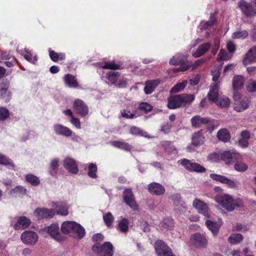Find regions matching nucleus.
<instances>
[{
  "label": "nucleus",
  "instance_id": "56",
  "mask_svg": "<svg viewBox=\"0 0 256 256\" xmlns=\"http://www.w3.org/2000/svg\"><path fill=\"white\" fill-rule=\"evenodd\" d=\"M221 154L218 152H212L208 154V160L212 162H218L220 160Z\"/></svg>",
  "mask_w": 256,
  "mask_h": 256
},
{
  "label": "nucleus",
  "instance_id": "35",
  "mask_svg": "<svg viewBox=\"0 0 256 256\" xmlns=\"http://www.w3.org/2000/svg\"><path fill=\"white\" fill-rule=\"evenodd\" d=\"M129 220L126 218H122L118 222V230L123 233L128 231Z\"/></svg>",
  "mask_w": 256,
  "mask_h": 256
},
{
  "label": "nucleus",
  "instance_id": "19",
  "mask_svg": "<svg viewBox=\"0 0 256 256\" xmlns=\"http://www.w3.org/2000/svg\"><path fill=\"white\" fill-rule=\"evenodd\" d=\"M30 223L31 220L29 218L25 216H20L18 218L14 228L16 230L26 229L30 226Z\"/></svg>",
  "mask_w": 256,
  "mask_h": 256
},
{
  "label": "nucleus",
  "instance_id": "48",
  "mask_svg": "<svg viewBox=\"0 0 256 256\" xmlns=\"http://www.w3.org/2000/svg\"><path fill=\"white\" fill-rule=\"evenodd\" d=\"M57 209V214L62 216H66L68 214V208L66 204H57L56 206Z\"/></svg>",
  "mask_w": 256,
  "mask_h": 256
},
{
  "label": "nucleus",
  "instance_id": "50",
  "mask_svg": "<svg viewBox=\"0 0 256 256\" xmlns=\"http://www.w3.org/2000/svg\"><path fill=\"white\" fill-rule=\"evenodd\" d=\"M10 194H16V196L17 195L18 196H20V195H24L26 194V189L20 186H16V188L11 190Z\"/></svg>",
  "mask_w": 256,
  "mask_h": 256
},
{
  "label": "nucleus",
  "instance_id": "21",
  "mask_svg": "<svg viewBox=\"0 0 256 256\" xmlns=\"http://www.w3.org/2000/svg\"><path fill=\"white\" fill-rule=\"evenodd\" d=\"M217 12H211L210 14L209 19L208 21L202 22H201L200 26V30H206L208 29L209 28L213 26L217 22Z\"/></svg>",
  "mask_w": 256,
  "mask_h": 256
},
{
  "label": "nucleus",
  "instance_id": "17",
  "mask_svg": "<svg viewBox=\"0 0 256 256\" xmlns=\"http://www.w3.org/2000/svg\"><path fill=\"white\" fill-rule=\"evenodd\" d=\"M55 134L57 135H61L66 137L71 136L72 131L68 127L61 124H55L53 126Z\"/></svg>",
  "mask_w": 256,
  "mask_h": 256
},
{
  "label": "nucleus",
  "instance_id": "40",
  "mask_svg": "<svg viewBox=\"0 0 256 256\" xmlns=\"http://www.w3.org/2000/svg\"><path fill=\"white\" fill-rule=\"evenodd\" d=\"M206 224L208 228L212 231L214 235H216L218 233L220 227L216 222L210 220H207L206 222Z\"/></svg>",
  "mask_w": 256,
  "mask_h": 256
},
{
  "label": "nucleus",
  "instance_id": "60",
  "mask_svg": "<svg viewBox=\"0 0 256 256\" xmlns=\"http://www.w3.org/2000/svg\"><path fill=\"white\" fill-rule=\"evenodd\" d=\"M10 82L8 79H2L0 82V89L8 90Z\"/></svg>",
  "mask_w": 256,
  "mask_h": 256
},
{
  "label": "nucleus",
  "instance_id": "22",
  "mask_svg": "<svg viewBox=\"0 0 256 256\" xmlns=\"http://www.w3.org/2000/svg\"><path fill=\"white\" fill-rule=\"evenodd\" d=\"M210 46L211 44L209 42L203 43L198 46L192 55L194 58H199L204 54L210 50Z\"/></svg>",
  "mask_w": 256,
  "mask_h": 256
},
{
  "label": "nucleus",
  "instance_id": "57",
  "mask_svg": "<svg viewBox=\"0 0 256 256\" xmlns=\"http://www.w3.org/2000/svg\"><path fill=\"white\" fill-rule=\"evenodd\" d=\"M228 60V56L226 54V51L224 49H221L217 56V61L220 62V61Z\"/></svg>",
  "mask_w": 256,
  "mask_h": 256
},
{
  "label": "nucleus",
  "instance_id": "36",
  "mask_svg": "<svg viewBox=\"0 0 256 256\" xmlns=\"http://www.w3.org/2000/svg\"><path fill=\"white\" fill-rule=\"evenodd\" d=\"M120 76V73L118 72L110 71L106 74V78L112 84H116L118 78Z\"/></svg>",
  "mask_w": 256,
  "mask_h": 256
},
{
  "label": "nucleus",
  "instance_id": "54",
  "mask_svg": "<svg viewBox=\"0 0 256 256\" xmlns=\"http://www.w3.org/2000/svg\"><path fill=\"white\" fill-rule=\"evenodd\" d=\"M8 110L4 107L0 108V120L4 121L9 117Z\"/></svg>",
  "mask_w": 256,
  "mask_h": 256
},
{
  "label": "nucleus",
  "instance_id": "51",
  "mask_svg": "<svg viewBox=\"0 0 256 256\" xmlns=\"http://www.w3.org/2000/svg\"><path fill=\"white\" fill-rule=\"evenodd\" d=\"M186 84V82H184L177 84L172 88L170 90V93H176L183 90L185 88Z\"/></svg>",
  "mask_w": 256,
  "mask_h": 256
},
{
  "label": "nucleus",
  "instance_id": "24",
  "mask_svg": "<svg viewBox=\"0 0 256 256\" xmlns=\"http://www.w3.org/2000/svg\"><path fill=\"white\" fill-rule=\"evenodd\" d=\"M249 103L250 100L246 98L235 102L234 109L238 112H242L248 108Z\"/></svg>",
  "mask_w": 256,
  "mask_h": 256
},
{
  "label": "nucleus",
  "instance_id": "34",
  "mask_svg": "<svg viewBox=\"0 0 256 256\" xmlns=\"http://www.w3.org/2000/svg\"><path fill=\"white\" fill-rule=\"evenodd\" d=\"M75 225V222H65L62 223L61 226L62 232L65 234L72 233L74 226Z\"/></svg>",
  "mask_w": 256,
  "mask_h": 256
},
{
  "label": "nucleus",
  "instance_id": "32",
  "mask_svg": "<svg viewBox=\"0 0 256 256\" xmlns=\"http://www.w3.org/2000/svg\"><path fill=\"white\" fill-rule=\"evenodd\" d=\"M59 160L58 158H54L52 160L48 168L50 174L52 176H56L58 172V168L59 166Z\"/></svg>",
  "mask_w": 256,
  "mask_h": 256
},
{
  "label": "nucleus",
  "instance_id": "55",
  "mask_svg": "<svg viewBox=\"0 0 256 256\" xmlns=\"http://www.w3.org/2000/svg\"><path fill=\"white\" fill-rule=\"evenodd\" d=\"M121 115L123 118L126 119H132L137 117L135 114L131 113L130 110H122Z\"/></svg>",
  "mask_w": 256,
  "mask_h": 256
},
{
  "label": "nucleus",
  "instance_id": "14",
  "mask_svg": "<svg viewBox=\"0 0 256 256\" xmlns=\"http://www.w3.org/2000/svg\"><path fill=\"white\" fill-rule=\"evenodd\" d=\"M44 230L57 241L61 242L64 240L62 236L60 234L59 226L58 224H52L46 226L44 228Z\"/></svg>",
  "mask_w": 256,
  "mask_h": 256
},
{
  "label": "nucleus",
  "instance_id": "20",
  "mask_svg": "<svg viewBox=\"0 0 256 256\" xmlns=\"http://www.w3.org/2000/svg\"><path fill=\"white\" fill-rule=\"evenodd\" d=\"M148 192L156 196H160L165 192V188L161 184L157 182H152L148 186Z\"/></svg>",
  "mask_w": 256,
  "mask_h": 256
},
{
  "label": "nucleus",
  "instance_id": "46",
  "mask_svg": "<svg viewBox=\"0 0 256 256\" xmlns=\"http://www.w3.org/2000/svg\"><path fill=\"white\" fill-rule=\"evenodd\" d=\"M152 106L145 102H142L138 106V110L140 111L144 112V114H147L151 112L152 110Z\"/></svg>",
  "mask_w": 256,
  "mask_h": 256
},
{
  "label": "nucleus",
  "instance_id": "6",
  "mask_svg": "<svg viewBox=\"0 0 256 256\" xmlns=\"http://www.w3.org/2000/svg\"><path fill=\"white\" fill-rule=\"evenodd\" d=\"M124 202L134 210L139 209L138 205L135 199V196L130 188H126L122 193Z\"/></svg>",
  "mask_w": 256,
  "mask_h": 256
},
{
  "label": "nucleus",
  "instance_id": "63",
  "mask_svg": "<svg viewBox=\"0 0 256 256\" xmlns=\"http://www.w3.org/2000/svg\"><path fill=\"white\" fill-rule=\"evenodd\" d=\"M104 236L101 234H95L92 237V240L94 242L99 244L104 240Z\"/></svg>",
  "mask_w": 256,
  "mask_h": 256
},
{
  "label": "nucleus",
  "instance_id": "29",
  "mask_svg": "<svg viewBox=\"0 0 256 256\" xmlns=\"http://www.w3.org/2000/svg\"><path fill=\"white\" fill-rule=\"evenodd\" d=\"M218 138L224 142H228L230 139V134L226 128H221L217 132Z\"/></svg>",
  "mask_w": 256,
  "mask_h": 256
},
{
  "label": "nucleus",
  "instance_id": "30",
  "mask_svg": "<svg viewBox=\"0 0 256 256\" xmlns=\"http://www.w3.org/2000/svg\"><path fill=\"white\" fill-rule=\"evenodd\" d=\"M64 80L65 84L70 88H76L78 86V82L73 75L68 74L64 76Z\"/></svg>",
  "mask_w": 256,
  "mask_h": 256
},
{
  "label": "nucleus",
  "instance_id": "58",
  "mask_svg": "<svg viewBox=\"0 0 256 256\" xmlns=\"http://www.w3.org/2000/svg\"><path fill=\"white\" fill-rule=\"evenodd\" d=\"M246 89L250 92H256V80H250L246 84Z\"/></svg>",
  "mask_w": 256,
  "mask_h": 256
},
{
  "label": "nucleus",
  "instance_id": "1",
  "mask_svg": "<svg viewBox=\"0 0 256 256\" xmlns=\"http://www.w3.org/2000/svg\"><path fill=\"white\" fill-rule=\"evenodd\" d=\"M194 98V94L185 93L170 96L168 98L167 106L170 109L185 107L190 105Z\"/></svg>",
  "mask_w": 256,
  "mask_h": 256
},
{
  "label": "nucleus",
  "instance_id": "53",
  "mask_svg": "<svg viewBox=\"0 0 256 256\" xmlns=\"http://www.w3.org/2000/svg\"><path fill=\"white\" fill-rule=\"evenodd\" d=\"M235 162L236 163L234 165V168L236 171L240 172H244L247 170L248 166L246 164L237 161H236Z\"/></svg>",
  "mask_w": 256,
  "mask_h": 256
},
{
  "label": "nucleus",
  "instance_id": "15",
  "mask_svg": "<svg viewBox=\"0 0 256 256\" xmlns=\"http://www.w3.org/2000/svg\"><path fill=\"white\" fill-rule=\"evenodd\" d=\"M64 168L72 174H76L78 172V168L76 160L71 158L66 157L63 162Z\"/></svg>",
  "mask_w": 256,
  "mask_h": 256
},
{
  "label": "nucleus",
  "instance_id": "13",
  "mask_svg": "<svg viewBox=\"0 0 256 256\" xmlns=\"http://www.w3.org/2000/svg\"><path fill=\"white\" fill-rule=\"evenodd\" d=\"M55 214L54 210L46 208H37L34 212V214L38 220L51 218Z\"/></svg>",
  "mask_w": 256,
  "mask_h": 256
},
{
  "label": "nucleus",
  "instance_id": "42",
  "mask_svg": "<svg viewBox=\"0 0 256 256\" xmlns=\"http://www.w3.org/2000/svg\"><path fill=\"white\" fill-rule=\"evenodd\" d=\"M12 98V92L8 90L0 89V98L8 102Z\"/></svg>",
  "mask_w": 256,
  "mask_h": 256
},
{
  "label": "nucleus",
  "instance_id": "52",
  "mask_svg": "<svg viewBox=\"0 0 256 256\" xmlns=\"http://www.w3.org/2000/svg\"><path fill=\"white\" fill-rule=\"evenodd\" d=\"M24 52L26 54L24 56L26 60L34 64L38 61V58L35 56L34 58H32L31 52L30 50L25 48Z\"/></svg>",
  "mask_w": 256,
  "mask_h": 256
},
{
  "label": "nucleus",
  "instance_id": "27",
  "mask_svg": "<svg viewBox=\"0 0 256 256\" xmlns=\"http://www.w3.org/2000/svg\"><path fill=\"white\" fill-rule=\"evenodd\" d=\"M112 145L116 148L126 152H130L132 147L128 143L120 140H114L111 142Z\"/></svg>",
  "mask_w": 256,
  "mask_h": 256
},
{
  "label": "nucleus",
  "instance_id": "18",
  "mask_svg": "<svg viewBox=\"0 0 256 256\" xmlns=\"http://www.w3.org/2000/svg\"><path fill=\"white\" fill-rule=\"evenodd\" d=\"M252 62H256V45L248 50L242 60V64L244 66Z\"/></svg>",
  "mask_w": 256,
  "mask_h": 256
},
{
  "label": "nucleus",
  "instance_id": "49",
  "mask_svg": "<svg viewBox=\"0 0 256 256\" xmlns=\"http://www.w3.org/2000/svg\"><path fill=\"white\" fill-rule=\"evenodd\" d=\"M248 32L246 30L236 31L232 34V38L234 39H244L248 36Z\"/></svg>",
  "mask_w": 256,
  "mask_h": 256
},
{
  "label": "nucleus",
  "instance_id": "31",
  "mask_svg": "<svg viewBox=\"0 0 256 256\" xmlns=\"http://www.w3.org/2000/svg\"><path fill=\"white\" fill-rule=\"evenodd\" d=\"M49 56L51 60L54 62H57L58 60H62L66 58V54L64 53L56 52L54 50L49 48L48 50Z\"/></svg>",
  "mask_w": 256,
  "mask_h": 256
},
{
  "label": "nucleus",
  "instance_id": "25",
  "mask_svg": "<svg viewBox=\"0 0 256 256\" xmlns=\"http://www.w3.org/2000/svg\"><path fill=\"white\" fill-rule=\"evenodd\" d=\"M245 82V79L242 76H234L232 78V88L234 90H238L242 88Z\"/></svg>",
  "mask_w": 256,
  "mask_h": 256
},
{
  "label": "nucleus",
  "instance_id": "7",
  "mask_svg": "<svg viewBox=\"0 0 256 256\" xmlns=\"http://www.w3.org/2000/svg\"><path fill=\"white\" fill-rule=\"evenodd\" d=\"M154 249L158 256H176L172 249L162 240H157L156 242Z\"/></svg>",
  "mask_w": 256,
  "mask_h": 256
},
{
  "label": "nucleus",
  "instance_id": "9",
  "mask_svg": "<svg viewBox=\"0 0 256 256\" xmlns=\"http://www.w3.org/2000/svg\"><path fill=\"white\" fill-rule=\"evenodd\" d=\"M180 164L190 172L203 173L206 172V168L196 162H192L189 160L184 158L180 161Z\"/></svg>",
  "mask_w": 256,
  "mask_h": 256
},
{
  "label": "nucleus",
  "instance_id": "4",
  "mask_svg": "<svg viewBox=\"0 0 256 256\" xmlns=\"http://www.w3.org/2000/svg\"><path fill=\"white\" fill-rule=\"evenodd\" d=\"M238 6L245 16L253 17L256 16V0H251L250 2L241 0L238 2Z\"/></svg>",
  "mask_w": 256,
  "mask_h": 256
},
{
  "label": "nucleus",
  "instance_id": "38",
  "mask_svg": "<svg viewBox=\"0 0 256 256\" xmlns=\"http://www.w3.org/2000/svg\"><path fill=\"white\" fill-rule=\"evenodd\" d=\"M162 146L164 150L169 154L174 153L176 151V148L172 142L164 141L162 142Z\"/></svg>",
  "mask_w": 256,
  "mask_h": 256
},
{
  "label": "nucleus",
  "instance_id": "44",
  "mask_svg": "<svg viewBox=\"0 0 256 256\" xmlns=\"http://www.w3.org/2000/svg\"><path fill=\"white\" fill-rule=\"evenodd\" d=\"M98 168L96 165L94 163H90L88 166V176L92 178H97L96 172Z\"/></svg>",
  "mask_w": 256,
  "mask_h": 256
},
{
  "label": "nucleus",
  "instance_id": "43",
  "mask_svg": "<svg viewBox=\"0 0 256 256\" xmlns=\"http://www.w3.org/2000/svg\"><path fill=\"white\" fill-rule=\"evenodd\" d=\"M243 240V236L240 234H234L230 235L228 238V242L232 244L240 243Z\"/></svg>",
  "mask_w": 256,
  "mask_h": 256
},
{
  "label": "nucleus",
  "instance_id": "10",
  "mask_svg": "<svg viewBox=\"0 0 256 256\" xmlns=\"http://www.w3.org/2000/svg\"><path fill=\"white\" fill-rule=\"evenodd\" d=\"M73 106L74 112L81 117H85L88 114V108L82 100L76 99L74 102Z\"/></svg>",
  "mask_w": 256,
  "mask_h": 256
},
{
  "label": "nucleus",
  "instance_id": "8",
  "mask_svg": "<svg viewBox=\"0 0 256 256\" xmlns=\"http://www.w3.org/2000/svg\"><path fill=\"white\" fill-rule=\"evenodd\" d=\"M240 158H241L240 154L236 150L224 151L221 153L220 160L224 161L226 164H232Z\"/></svg>",
  "mask_w": 256,
  "mask_h": 256
},
{
  "label": "nucleus",
  "instance_id": "47",
  "mask_svg": "<svg viewBox=\"0 0 256 256\" xmlns=\"http://www.w3.org/2000/svg\"><path fill=\"white\" fill-rule=\"evenodd\" d=\"M217 105L222 108H227L229 106L230 104V99L225 96H220L218 98V100L216 101Z\"/></svg>",
  "mask_w": 256,
  "mask_h": 256
},
{
  "label": "nucleus",
  "instance_id": "12",
  "mask_svg": "<svg viewBox=\"0 0 256 256\" xmlns=\"http://www.w3.org/2000/svg\"><path fill=\"white\" fill-rule=\"evenodd\" d=\"M20 238L24 244L34 245L38 241V236L33 231L26 230L22 234Z\"/></svg>",
  "mask_w": 256,
  "mask_h": 256
},
{
  "label": "nucleus",
  "instance_id": "62",
  "mask_svg": "<svg viewBox=\"0 0 256 256\" xmlns=\"http://www.w3.org/2000/svg\"><path fill=\"white\" fill-rule=\"evenodd\" d=\"M130 133L134 135L142 134V130L138 127L132 126L130 130Z\"/></svg>",
  "mask_w": 256,
  "mask_h": 256
},
{
  "label": "nucleus",
  "instance_id": "28",
  "mask_svg": "<svg viewBox=\"0 0 256 256\" xmlns=\"http://www.w3.org/2000/svg\"><path fill=\"white\" fill-rule=\"evenodd\" d=\"M204 137L202 130L195 132L192 136V145L198 146L204 144Z\"/></svg>",
  "mask_w": 256,
  "mask_h": 256
},
{
  "label": "nucleus",
  "instance_id": "33",
  "mask_svg": "<svg viewBox=\"0 0 256 256\" xmlns=\"http://www.w3.org/2000/svg\"><path fill=\"white\" fill-rule=\"evenodd\" d=\"M0 164L9 166L12 170H16V165L14 162L8 156L2 154H0Z\"/></svg>",
  "mask_w": 256,
  "mask_h": 256
},
{
  "label": "nucleus",
  "instance_id": "41",
  "mask_svg": "<svg viewBox=\"0 0 256 256\" xmlns=\"http://www.w3.org/2000/svg\"><path fill=\"white\" fill-rule=\"evenodd\" d=\"M101 68L106 70H116L122 69L120 66L116 64L114 60L106 62L104 64L101 66Z\"/></svg>",
  "mask_w": 256,
  "mask_h": 256
},
{
  "label": "nucleus",
  "instance_id": "2",
  "mask_svg": "<svg viewBox=\"0 0 256 256\" xmlns=\"http://www.w3.org/2000/svg\"><path fill=\"white\" fill-rule=\"evenodd\" d=\"M214 200L228 212H232L236 208H238L240 206L238 200L234 199L228 194H218L215 196Z\"/></svg>",
  "mask_w": 256,
  "mask_h": 256
},
{
  "label": "nucleus",
  "instance_id": "23",
  "mask_svg": "<svg viewBox=\"0 0 256 256\" xmlns=\"http://www.w3.org/2000/svg\"><path fill=\"white\" fill-rule=\"evenodd\" d=\"M160 83V80L158 79L146 81L145 83V86L144 88V92L145 94H152Z\"/></svg>",
  "mask_w": 256,
  "mask_h": 256
},
{
  "label": "nucleus",
  "instance_id": "16",
  "mask_svg": "<svg viewBox=\"0 0 256 256\" xmlns=\"http://www.w3.org/2000/svg\"><path fill=\"white\" fill-rule=\"evenodd\" d=\"M190 239L197 248H205L208 244V240L205 236L198 232L192 235Z\"/></svg>",
  "mask_w": 256,
  "mask_h": 256
},
{
  "label": "nucleus",
  "instance_id": "64",
  "mask_svg": "<svg viewBox=\"0 0 256 256\" xmlns=\"http://www.w3.org/2000/svg\"><path fill=\"white\" fill-rule=\"evenodd\" d=\"M70 122L76 128H81V123L78 118L72 117Z\"/></svg>",
  "mask_w": 256,
  "mask_h": 256
},
{
  "label": "nucleus",
  "instance_id": "5",
  "mask_svg": "<svg viewBox=\"0 0 256 256\" xmlns=\"http://www.w3.org/2000/svg\"><path fill=\"white\" fill-rule=\"evenodd\" d=\"M170 64L180 66L179 70L181 72H184L188 70L192 66V62H189L187 57L183 54H178L174 56L170 60Z\"/></svg>",
  "mask_w": 256,
  "mask_h": 256
},
{
  "label": "nucleus",
  "instance_id": "45",
  "mask_svg": "<svg viewBox=\"0 0 256 256\" xmlns=\"http://www.w3.org/2000/svg\"><path fill=\"white\" fill-rule=\"evenodd\" d=\"M104 221L108 227H111L114 218L110 212H108L103 216Z\"/></svg>",
  "mask_w": 256,
  "mask_h": 256
},
{
  "label": "nucleus",
  "instance_id": "26",
  "mask_svg": "<svg viewBox=\"0 0 256 256\" xmlns=\"http://www.w3.org/2000/svg\"><path fill=\"white\" fill-rule=\"evenodd\" d=\"M74 228L72 233L74 238L81 239L85 236V230L80 224L75 222Z\"/></svg>",
  "mask_w": 256,
  "mask_h": 256
},
{
  "label": "nucleus",
  "instance_id": "61",
  "mask_svg": "<svg viewBox=\"0 0 256 256\" xmlns=\"http://www.w3.org/2000/svg\"><path fill=\"white\" fill-rule=\"evenodd\" d=\"M210 178L214 180L223 183L225 176L217 174H210Z\"/></svg>",
  "mask_w": 256,
  "mask_h": 256
},
{
  "label": "nucleus",
  "instance_id": "11",
  "mask_svg": "<svg viewBox=\"0 0 256 256\" xmlns=\"http://www.w3.org/2000/svg\"><path fill=\"white\" fill-rule=\"evenodd\" d=\"M192 206L199 214H202L206 218H208L210 217V209L208 205L204 201L196 198L192 202Z\"/></svg>",
  "mask_w": 256,
  "mask_h": 256
},
{
  "label": "nucleus",
  "instance_id": "3",
  "mask_svg": "<svg viewBox=\"0 0 256 256\" xmlns=\"http://www.w3.org/2000/svg\"><path fill=\"white\" fill-rule=\"evenodd\" d=\"M92 252L100 256H113L114 246L110 242H106L101 244L95 243L92 248Z\"/></svg>",
  "mask_w": 256,
  "mask_h": 256
},
{
  "label": "nucleus",
  "instance_id": "37",
  "mask_svg": "<svg viewBox=\"0 0 256 256\" xmlns=\"http://www.w3.org/2000/svg\"><path fill=\"white\" fill-rule=\"evenodd\" d=\"M161 224L162 226L166 230H171L174 226V220L170 217L164 218Z\"/></svg>",
  "mask_w": 256,
  "mask_h": 256
},
{
  "label": "nucleus",
  "instance_id": "59",
  "mask_svg": "<svg viewBox=\"0 0 256 256\" xmlns=\"http://www.w3.org/2000/svg\"><path fill=\"white\" fill-rule=\"evenodd\" d=\"M192 126L195 128H198L200 126V116H196L191 119Z\"/></svg>",
  "mask_w": 256,
  "mask_h": 256
},
{
  "label": "nucleus",
  "instance_id": "39",
  "mask_svg": "<svg viewBox=\"0 0 256 256\" xmlns=\"http://www.w3.org/2000/svg\"><path fill=\"white\" fill-rule=\"evenodd\" d=\"M26 181L32 186H38L40 184L39 178L32 174H28L26 176Z\"/></svg>",
  "mask_w": 256,
  "mask_h": 256
}]
</instances>
